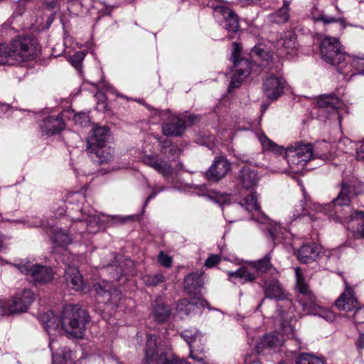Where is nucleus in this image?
Returning <instances> with one entry per match:
<instances>
[{
    "mask_svg": "<svg viewBox=\"0 0 364 364\" xmlns=\"http://www.w3.org/2000/svg\"><path fill=\"white\" fill-rule=\"evenodd\" d=\"M316 105L322 108H333L338 112V119L341 124V110H346V105L337 97L333 95H323L319 96L316 100Z\"/></svg>",
    "mask_w": 364,
    "mask_h": 364,
    "instance_id": "25",
    "label": "nucleus"
},
{
    "mask_svg": "<svg viewBox=\"0 0 364 364\" xmlns=\"http://www.w3.org/2000/svg\"><path fill=\"white\" fill-rule=\"evenodd\" d=\"M84 199V196L82 195V193H70L68 198H67V200L68 201V203H73L74 200H82Z\"/></svg>",
    "mask_w": 364,
    "mask_h": 364,
    "instance_id": "50",
    "label": "nucleus"
},
{
    "mask_svg": "<svg viewBox=\"0 0 364 364\" xmlns=\"http://www.w3.org/2000/svg\"><path fill=\"white\" fill-rule=\"evenodd\" d=\"M251 55L252 58H261V61L262 62V65H266L264 61L268 60L269 53H267V51L264 50V49L261 46H255L252 50Z\"/></svg>",
    "mask_w": 364,
    "mask_h": 364,
    "instance_id": "41",
    "label": "nucleus"
},
{
    "mask_svg": "<svg viewBox=\"0 0 364 364\" xmlns=\"http://www.w3.org/2000/svg\"><path fill=\"white\" fill-rule=\"evenodd\" d=\"M285 80L282 77L269 76L263 83L264 95L270 100H275L284 93Z\"/></svg>",
    "mask_w": 364,
    "mask_h": 364,
    "instance_id": "17",
    "label": "nucleus"
},
{
    "mask_svg": "<svg viewBox=\"0 0 364 364\" xmlns=\"http://www.w3.org/2000/svg\"><path fill=\"white\" fill-rule=\"evenodd\" d=\"M164 190V187H155L154 188L152 193L149 196L145 201V205H146L150 200L153 199L159 192L163 191Z\"/></svg>",
    "mask_w": 364,
    "mask_h": 364,
    "instance_id": "51",
    "label": "nucleus"
},
{
    "mask_svg": "<svg viewBox=\"0 0 364 364\" xmlns=\"http://www.w3.org/2000/svg\"><path fill=\"white\" fill-rule=\"evenodd\" d=\"M320 50L323 60L332 65L338 66V68L345 58L344 49L336 38H324L321 43Z\"/></svg>",
    "mask_w": 364,
    "mask_h": 364,
    "instance_id": "10",
    "label": "nucleus"
},
{
    "mask_svg": "<svg viewBox=\"0 0 364 364\" xmlns=\"http://www.w3.org/2000/svg\"><path fill=\"white\" fill-rule=\"evenodd\" d=\"M65 279L67 284L76 291L85 292L88 289L77 268L75 265H70L66 267L65 270Z\"/></svg>",
    "mask_w": 364,
    "mask_h": 364,
    "instance_id": "24",
    "label": "nucleus"
},
{
    "mask_svg": "<svg viewBox=\"0 0 364 364\" xmlns=\"http://www.w3.org/2000/svg\"><path fill=\"white\" fill-rule=\"evenodd\" d=\"M203 283V274L193 272L187 275L184 281V288L188 294H197Z\"/></svg>",
    "mask_w": 364,
    "mask_h": 364,
    "instance_id": "31",
    "label": "nucleus"
},
{
    "mask_svg": "<svg viewBox=\"0 0 364 364\" xmlns=\"http://www.w3.org/2000/svg\"><path fill=\"white\" fill-rule=\"evenodd\" d=\"M238 184L244 189H254L259 181L258 173L250 168L248 166H244L240 171L237 177Z\"/></svg>",
    "mask_w": 364,
    "mask_h": 364,
    "instance_id": "22",
    "label": "nucleus"
},
{
    "mask_svg": "<svg viewBox=\"0 0 364 364\" xmlns=\"http://www.w3.org/2000/svg\"><path fill=\"white\" fill-rule=\"evenodd\" d=\"M18 269L24 274L30 276L35 283H47L53 278V272L50 268L25 260L17 265Z\"/></svg>",
    "mask_w": 364,
    "mask_h": 364,
    "instance_id": "12",
    "label": "nucleus"
},
{
    "mask_svg": "<svg viewBox=\"0 0 364 364\" xmlns=\"http://www.w3.org/2000/svg\"><path fill=\"white\" fill-rule=\"evenodd\" d=\"M239 1L240 2L245 3V4H256V3L261 1L262 0H239Z\"/></svg>",
    "mask_w": 364,
    "mask_h": 364,
    "instance_id": "56",
    "label": "nucleus"
},
{
    "mask_svg": "<svg viewBox=\"0 0 364 364\" xmlns=\"http://www.w3.org/2000/svg\"><path fill=\"white\" fill-rule=\"evenodd\" d=\"M185 129V122L176 115L171 116L169 121L162 125V132L167 136L181 135Z\"/></svg>",
    "mask_w": 364,
    "mask_h": 364,
    "instance_id": "29",
    "label": "nucleus"
},
{
    "mask_svg": "<svg viewBox=\"0 0 364 364\" xmlns=\"http://www.w3.org/2000/svg\"><path fill=\"white\" fill-rule=\"evenodd\" d=\"M65 127L61 116H48L46 117L40 125L43 134L50 136L59 133Z\"/></svg>",
    "mask_w": 364,
    "mask_h": 364,
    "instance_id": "23",
    "label": "nucleus"
},
{
    "mask_svg": "<svg viewBox=\"0 0 364 364\" xmlns=\"http://www.w3.org/2000/svg\"><path fill=\"white\" fill-rule=\"evenodd\" d=\"M34 300V294L32 291L25 289L13 297L8 303L7 308L11 313L23 312L27 310L30 304Z\"/></svg>",
    "mask_w": 364,
    "mask_h": 364,
    "instance_id": "16",
    "label": "nucleus"
},
{
    "mask_svg": "<svg viewBox=\"0 0 364 364\" xmlns=\"http://www.w3.org/2000/svg\"><path fill=\"white\" fill-rule=\"evenodd\" d=\"M29 226H36L37 223L28 224Z\"/></svg>",
    "mask_w": 364,
    "mask_h": 364,
    "instance_id": "60",
    "label": "nucleus"
},
{
    "mask_svg": "<svg viewBox=\"0 0 364 364\" xmlns=\"http://www.w3.org/2000/svg\"><path fill=\"white\" fill-rule=\"evenodd\" d=\"M119 364H122V363H119Z\"/></svg>",
    "mask_w": 364,
    "mask_h": 364,
    "instance_id": "62",
    "label": "nucleus"
},
{
    "mask_svg": "<svg viewBox=\"0 0 364 364\" xmlns=\"http://www.w3.org/2000/svg\"><path fill=\"white\" fill-rule=\"evenodd\" d=\"M85 53L83 51H78L75 53L70 58V63L73 66L77 68L80 66L81 62L84 59Z\"/></svg>",
    "mask_w": 364,
    "mask_h": 364,
    "instance_id": "43",
    "label": "nucleus"
},
{
    "mask_svg": "<svg viewBox=\"0 0 364 364\" xmlns=\"http://www.w3.org/2000/svg\"><path fill=\"white\" fill-rule=\"evenodd\" d=\"M109 287V285L108 282H104L103 285L98 283L94 285L95 291L97 292V294L103 296L106 294H108L109 295H110V302L114 304L115 303L116 297L119 296L118 291L117 289H114L113 292L111 293L107 289Z\"/></svg>",
    "mask_w": 364,
    "mask_h": 364,
    "instance_id": "37",
    "label": "nucleus"
},
{
    "mask_svg": "<svg viewBox=\"0 0 364 364\" xmlns=\"http://www.w3.org/2000/svg\"><path fill=\"white\" fill-rule=\"evenodd\" d=\"M356 159L359 161H364V141L356 142Z\"/></svg>",
    "mask_w": 364,
    "mask_h": 364,
    "instance_id": "47",
    "label": "nucleus"
},
{
    "mask_svg": "<svg viewBox=\"0 0 364 364\" xmlns=\"http://www.w3.org/2000/svg\"><path fill=\"white\" fill-rule=\"evenodd\" d=\"M73 120L75 124L86 126L90 122V117L86 113H79L74 115Z\"/></svg>",
    "mask_w": 364,
    "mask_h": 364,
    "instance_id": "42",
    "label": "nucleus"
},
{
    "mask_svg": "<svg viewBox=\"0 0 364 364\" xmlns=\"http://www.w3.org/2000/svg\"><path fill=\"white\" fill-rule=\"evenodd\" d=\"M4 245V237L0 235V250L3 247Z\"/></svg>",
    "mask_w": 364,
    "mask_h": 364,
    "instance_id": "57",
    "label": "nucleus"
},
{
    "mask_svg": "<svg viewBox=\"0 0 364 364\" xmlns=\"http://www.w3.org/2000/svg\"><path fill=\"white\" fill-rule=\"evenodd\" d=\"M233 50L232 60L235 71L228 87L229 92L238 87L251 70L250 62L248 60L238 58L240 53V46L238 43H233Z\"/></svg>",
    "mask_w": 364,
    "mask_h": 364,
    "instance_id": "11",
    "label": "nucleus"
},
{
    "mask_svg": "<svg viewBox=\"0 0 364 364\" xmlns=\"http://www.w3.org/2000/svg\"><path fill=\"white\" fill-rule=\"evenodd\" d=\"M289 2L284 1L283 6L269 16L270 20L276 23H284L289 18Z\"/></svg>",
    "mask_w": 364,
    "mask_h": 364,
    "instance_id": "34",
    "label": "nucleus"
},
{
    "mask_svg": "<svg viewBox=\"0 0 364 364\" xmlns=\"http://www.w3.org/2000/svg\"><path fill=\"white\" fill-rule=\"evenodd\" d=\"M40 48L35 38L26 36L14 39L10 44H0V65L11 63L10 60L23 62L36 58Z\"/></svg>",
    "mask_w": 364,
    "mask_h": 364,
    "instance_id": "3",
    "label": "nucleus"
},
{
    "mask_svg": "<svg viewBox=\"0 0 364 364\" xmlns=\"http://www.w3.org/2000/svg\"><path fill=\"white\" fill-rule=\"evenodd\" d=\"M81 212L83 218L80 219V223H85L87 225V231L89 233H95L97 232L99 226L103 222L100 215L96 214L93 210H88V213H86L84 208H82Z\"/></svg>",
    "mask_w": 364,
    "mask_h": 364,
    "instance_id": "30",
    "label": "nucleus"
},
{
    "mask_svg": "<svg viewBox=\"0 0 364 364\" xmlns=\"http://www.w3.org/2000/svg\"><path fill=\"white\" fill-rule=\"evenodd\" d=\"M336 306L338 309L348 312L357 308V299L354 296L353 290L347 284L343 293L336 300Z\"/></svg>",
    "mask_w": 364,
    "mask_h": 364,
    "instance_id": "27",
    "label": "nucleus"
},
{
    "mask_svg": "<svg viewBox=\"0 0 364 364\" xmlns=\"http://www.w3.org/2000/svg\"><path fill=\"white\" fill-rule=\"evenodd\" d=\"M53 242L57 245L64 247L71 242V239L66 231L59 230L55 232Z\"/></svg>",
    "mask_w": 364,
    "mask_h": 364,
    "instance_id": "38",
    "label": "nucleus"
},
{
    "mask_svg": "<svg viewBox=\"0 0 364 364\" xmlns=\"http://www.w3.org/2000/svg\"><path fill=\"white\" fill-rule=\"evenodd\" d=\"M251 264L254 269V272L257 274V277L268 271H271L273 269L272 264H271V257L269 255H266L264 258L251 262Z\"/></svg>",
    "mask_w": 364,
    "mask_h": 364,
    "instance_id": "33",
    "label": "nucleus"
},
{
    "mask_svg": "<svg viewBox=\"0 0 364 364\" xmlns=\"http://www.w3.org/2000/svg\"><path fill=\"white\" fill-rule=\"evenodd\" d=\"M46 1V3L48 4H52L53 3V1H49L48 0H45Z\"/></svg>",
    "mask_w": 364,
    "mask_h": 364,
    "instance_id": "59",
    "label": "nucleus"
},
{
    "mask_svg": "<svg viewBox=\"0 0 364 364\" xmlns=\"http://www.w3.org/2000/svg\"><path fill=\"white\" fill-rule=\"evenodd\" d=\"M258 139L264 151H270L277 155L282 154L284 152V147L275 144L263 133L258 134Z\"/></svg>",
    "mask_w": 364,
    "mask_h": 364,
    "instance_id": "32",
    "label": "nucleus"
},
{
    "mask_svg": "<svg viewBox=\"0 0 364 364\" xmlns=\"http://www.w3.org/2000/svg\"><path fill=\"white\" fill-rule=\"evenodd\" d=\"M220 261V258L217 255H211L205 261V265L207 267H213Z\"/></svg>",
    "mask_w": 364,
    "mask_h": 364,
    "instance_id": "48",
    "label": "nucleus"
},
{
    "mask_svg": "<svg viewBox=\"0 0 364 364\" xmlns=\"http://www.w3.org/2000/svg\"><path fill=\"white\" fill-rule=\"evenodd\" d=\"M302 191L304 200H301L294 206L290 223L296 220L315 221V213H321L330 218L336 216L341 220L348 218L346 215H340V212L342 206L348 207L350 204L353 195L350 186L343 183L338 197L331 203L326 205L312 203L306 191L304 189ZM349 218L355 223V225L353 224L348 227L353 237L357 239H364V211L354 210L350 214Z\"/></svg>",
    "mask_w": 364,
    "mask_h": 364,
    "instance_id": "2",
    "label": "nucleus"
},
{
    "mask_svg": "<svg viewBox=\"0 0 364 364\" xmlns=\"http://www.w3.org/2000/svg\"><path fill=\"white\" fill-rule=\"evenodd\" d=\"M338 71L343 75L346 80H350L356 74H364V58L346 53Z\"/></svg>",
    "mask_w": 364,
    "mask_h": 364,
    "instance_id": "15",
    "label": "nucleus"
},
{
    "mask_svg": "<svg viewBox=\"0 0 364 364\" xmlns=\"http://www.w3.org/2000/svg\"><path fill=\"white\" fill-rule=\"evenodd\" d=\"M279 364H289V363H287L286 362H282Z\"/></svg>",
    "mask_w": 364,
    "mask_h": 364,
    "instance_id": "61",
    "label": "nucleus"
},
{
    "mask_svg": "<svg viewBox=\"0 0 364 364\" xmlns=\"http://www.w3.org/2000/svg\"><path fill=\"white\" fill-rule=\"evenodd\" d=\"M220 203H222L223 204L226 203L227 201L230 200V196L227 194L221 195L220 198L218 199Z\"/></svg>",
    "mask_w": 364,
    "mask_h": 364,
    "instance_id": "53",
    "label": "nucleus"
},
{
    "mask_svg": "<svg viewBox=\"0 0 364 364\" xmlns=\"http://www.w3.org/2000/svg\"><path fill=\"white\" fill-rule=\"evenodd\" d=\"M159 262L164 267H169L172 264V259L170 256L161 252L159 255Z\"/></svg>",
    "mask_w": 364,
    "mask_h": 364,
    "instance_id": "45",
    "label": "nucleus"
},
{
    "mask_svg": "<svg viewBox=\"0 0 364 364\" xmlns=\"http://www.w3.org/2000/svg\"><path fill=\"white\" fill-rule=\"evenodd\" d=\"M357 348L359 349H363L364 348V333L361 334L357 342H356Z\"/></svg>",
    "mask_w": 364,
    "mask_h": 364,
    "instance_id": "52",
    "label": "nucleus"
},
{
    "mask_svg": "<svg viewBox=\"0 0 364 364\" xmlns=\"http://www.w3.org/2000/svg\"><path fill=\"white\" fill-rule=\"evenodd\" d=\"M144 164L154 169L157 173L167 178L173 173V168L169 161L156 155H146L143 158Z\"/></svg>",
    "mask_w": 364,
    "mask_h": 364,
    "instance_id": "18",
    "label": "nucleus"
},
{
    "mask_svg": "<svg viewBox=\"0 0 364 364\" xmlns=\"http://www.w3.org/2000/svg\"><path fill=\"white\" fill-rule=\"evenodd\" d=\"M208 304V302L200 296H193L191 301L182 299L176 304V310L179 314L189 315L198 309H203Z\"/></svg>",
    "mask_w": 364,
    "mask_h": 364,
    "instance_id": "21",
    "label": "nucleus"
},
{
    "mask_svg": "<svg viewBox=\"0 0 364 364\" xmlns=\"http://www.w3.org/2000/svg\"><path fill=\"white\" fill-rule=\"evenodd\" d=\"M188 121L191 124H194L196 122L198 121V117L197 116L189 115Z\"/></svg>",
    "mask_w": 364,
    "mask_h": 364,
    "instance_id": "55",
    "label": "nucleus"
},
{
    "mask_svg": "<svg viewBox=\"0 0 364 364\" xmlns=\"http://www.w3.org/2000/svg\"><path fill=\"white\" fill-rule=\"evenodd\" d=\"M110 132L106 127H96L87 138V149L99 164H108L113 159V148L109 145Z\"/></svg>",
    "mask_w": 364,
    "mask_h": 364,
    "instance_id": "6",
    "label": "nucleus"
},
{
    "mask_svg": "<svg viewBox=\"0 0 364 364\" xmlns=\"http://www.w3.org/2000/svg\"><path fill=\"white\" fill-rule=\"evenodd\" d=\"M44 328L50 336L49 348L53 352V364H69L72 361L73 353L64 348L58 351V341L53 338L62 331L75 338H82L87 322L86 312L77 305L65 306L61 317L50 311L42 316Z\"/></svg>",
    "mask_w": 364,
    "mask_h": 364,
    "instance_id": "1",
    "label": "nucleus"
},
{
    "mask_svg": "<svg viewBox=\"0 0 364 364\" xmlns=\"http://www.w3.org/2000/svg\"><path fill=\"white\" fill-rule=\"evenodd\" d=\"M228 279L231 282L238 280L241 283L252 282L257 278V274L254 272L251 262L249 265L242 267L236 271H228L227 272Z\"/></svg>",
    "mask_w": 364,
    "mask_h": 364,
    "instance_id": "26",
    "label": "nucleus"
},
{
    "mask_svg": "<svg viewBox=\"0 0 364 364\" xmlns=\"http://www.w3.org/2000/svg\"><path fill=\"white\" fill-rule=\"evenodd\" d=\"M213 14L216 18H223V27L229 32L235 33L239 30L237 15L227 5L220 3L213 6Z\"/></svg>",
    "mask_w": 364,
    "mask_h": 364,
    "instance_id": "14",
    "label": "nucleus"
},
{
    "mask_svg": "<svg viewBox=\"0 0 364 364\" xmlns=\"http://www.w3.org/2000/svg\"><path fill=\"white\" fill-rule=\"evenodd\" d=\"M230 168V164L224 157H217L211 166L206 172V177L209 181H218L223 178Z\"/></svg>",
    "mask_w": 364,
    "mask_h": 364,
    "instance_id": "19",
    "label": "nucleus"
},
{
    "mask_svg": "<svg viewBox=\"0 0 364 364\" xmlns=\"http://www.w3.org/2000/svg\"><path fill=\"white\" fill-rule=\"evenodd\" d=\"M295 343L296 345V348L294 349V350H289V352L291 353H292L293 355H294L296 353V350L300 349V342L298 341V340H295V341H291L290 343Z\"/></svg>",
    "mask_w": 364,
    "mask_h": 364,
    "instance_id": "54",
    "label": "nucleus"
},
{
    "mask_svg": "<svg viewBox=\"0 0 364 364\" xmlns=\"http://www.w3.org/2000/svg\"><path fill=\"white\" fill-rule=\"evenodd\" d=\"M274 46L280 55H292L296 48V37L293 32L288 31L281 34Z\"/></svg>",
    "mask_w": 364,
    "mask_h": 364,
    "instance_id": "20",
    "label": "nucleus"
},
{
    "mask_svg": "<svg viewBox=\"0 0 364 364\" xmlns=\"http://www.w3.org/2000/svg\"><path fill=\"white\" fill-rule=\"evenodd\" d=\"M296 364H324L323 360L309 354H302L297 358Z\"/></svg>",
    "mask_w": 364,
    "mask_h": 364,
    "instance_id": "40",
    "label": "nucleus"
},
{
    "mask_svg": "<svg viewBox=\"0 0 364 364\" xmlns=\"http://www.w3.org/2000/svg\"><path fill=\"white\" fill-rule=\"evenodd\" d=\"M290 314H292L291 309L287 312H279V322L283 333H281L277 331L261 338L255 344V350L258 353H263L267 349L276 351L278 348L283 345L286 338L289 339L294 338V331L291 325L292 316Z\"/></svg>",
    "mask_w": 364,
    "mask_h": 364,
    "instance_id": "7",
    "label": "nucleus"
},
{
    "mask_svg": "<svg viewBox=\"0 0 364 364\" xmlns=\"http://www.w3.org/2000/svg\"><path fill=\"white\" fill-rule=\"evenodd\" d=\"M355 323H364V307L355 309L353 315Z\"/></svg>",
    "mask_w": 364,
    "mask_h": 364,
    "instance_id": "44",
    "label": "nucleus"
},
{
    "mask_svg": "<svg viewBox=\"0 0 364 364\" xmlns=\"http://www.w3.org/2000/svg\"><path fill=\"white\" fill-rule=\"evenodd\" d=\"M127 264H129V265H130V266H133V265H134V263H133V262H132V261H131V260H128V261H127Z\"/></svg>",
    "mask_w": 364,
    "mask_h": 364,
    "instance_id": "58",
    "label": "nucleus"
},
{
    "mask_svg": "<svg viewBox=\"0 0 364 364\" xmlns=\"http://www.w3.org/2000/svg\"><path fill=\"white\" fill-rule=\"evenodd\" d=\"M240 205L248 212H254L252 215V220L267 225V229L274 242H282L284 241L287 242L286 240L291 238V234L286 228H283L280 224L273 222L261 213L256 193L252 192L251 195L245 197L242 202L240 203Z\"/></svg>",
    "mask_w": 364,
    "mask_h": 364,
    "instance_id": "4",
    "label": "nucleus"
},
{
    "mask_svg": "<svg viewBox=\"0 0 364 364\" xmlns=\"http://www.w3.org/2000/svg\"><path fill=\"white\" fill-rule=\"evenodd\" d=\"M296 277V289L299 293V301L302 306L303 310L308 314L318 316L326 321H332L334 315L332 311L323 307L316 301L315 296L309 289V285L301 274L299 267L295 268Z\"/></svg>",
    "mask_w": 364,
    "mask_h": 364,
    "instance_id": "8",
    "label": "nucleus"
},
{
    "mask_svg": "<svg viewBox=\"0 0 364 364\" xmlns=\"http://www.w3.org/2000/svg\"><path fill=\"white\" fill-rule=\"evenodd\" d=\"M164 281V277L162 274H157L154 276L149 277L146 282L149 285H157Z\"/></svg>",
    "mask_w": 364,
    "mask_h": 364,
    "instance_id": "46",
    "label": "nucleus"
},
{
    "mask_svg": "<svg viewBox=\"0 0 364 364\" xmlns=\"http://www.w3.org/2000/svg\"><path fill=\"white\" fill-rule=\"evenodd\" d=\"M181 337L188 344L190 348L191 357L197 360V364H207L204 362L203 355H196L197 353H202L204 350V346L207 339L204 335L196 329L185 330L181 333Z\"/></svg>",
    "mask_w": 364,
    "mask_h": 364,
    "instance_id": "13",
    "label": "nucleus"
},
{
    "mask_svg": "<svg viewBox=\"0 0 364 364\" xmlns=\"http://www.w3.org/2000/svg\"><path fill=\"white\" fill-rule=\"evenodd\" d=\"M321 253V247L312 242L301 246L298 252V259L304 263H310L316 260Z\"/></svg>",
    "mask_w": 364,
    "mask_h": 364,
    "instance_id": "28",
    "label": "nucleus"
},
{
    "mask_svg": "<svg viewBox=\"0 0 364 364\" xmlns=\"http://www.w3.org/2000/svg\"><path fill=\"white\" fill-rule=\"evenodd\" d=\"M284 154L291 171L300 173L312 159L313 149L310 144L292 145L285 150Z\"/></svg>",
    "mask_w": 364,
    "mask_h": 364,
    "instance_id": "9",
    "label": "nucleus"
},
{
    "mask_svg": "<svg viewBox=\"0 0 364 364\" xmlns=\"http://www.w3.org/2000/svg\"><path fill=\"white\" fill-rule=\"evenodd\" d=\"M355 142H353V141H351L350 139L348 138H343L340 140L339 141V148H342L343 146H350L349 148H348L346 151L347 152L348 150H350L352 149L354 146H355Z\"/></svg>",
    "mask_w": 364,
    "mask_h": 364,
    "instance_id": "49",
    "label": "nucleus"
},
{
    "mask_svg": "<svg viewBox=\"0 0 364 364\" xmlns=\"http://www.w3.org/2000/svg\"><path fill=\"white\" fill-rule=\"evenodd\" d=\"M144 351L143 360L146 364H190L183 359L178 358L171 351L167 350L162 338L154 333L147 336Z\"/></svg>",
    "mask_w": 364,
    "mask_h": 364,
    "instance_id": "5",
    "label": "nucleus"
},
{
    "mask_svg": "<svg viewBox=\"0 0 364 364\" xmlns=\"http://www.w3.org/2000/svg\"><path fill=\"white\" fill-rule=\"evenodd\" d=\"M170 314V309L164 304L156 305L152 310L154 318L159 323L165 321L169 317Z\"/></svg>",
    "mask_w": 364,
    "mask_h": 364,
    "instance_id": "35",
    "label": "nucleus"
},
{
    "mask_svg": "<svg viewBox=\"0 0 364 364\" xmlns=\"http://www.w3.org/2000/svg\"><path fill=\"white\" fill-rule=\"evenodd\" d=\"M311 15L312 16V18L314 21H321L324 23H333V22H337V21H341V22L343 21L342 20V18L340 17H333V16H326V15L323 14V12L321 11L320 10H318V9L315 6H314V7L312 8V10L311 11Z\"/></svg>",
    "mask_w": 364,
    "mask_h": 364,
    "instance_id": "36",
    "label": "nucleus"
},
{
    "mask_svg": "<svg viewBox=\"0 0 364 364\" xmlns=\"http://www.w3.org/2000/svg\"><path fill=\"white\" fill-rule=\"evenodd\" d=\"M264 293L267 297L273 298L280 294V287L278 281L273 280L270 282H265L264 285Z\"/></svg>",
    "mask_w": 364,
    "mask_h": 364,
    "instance_id": "39",
    "label": "nucleus"
}]
</instances>
